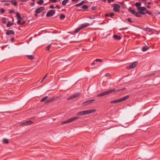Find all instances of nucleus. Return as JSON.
<instances>
[{
  "instance_id": "obj_1",
  "label": "nucleus",
  "mask_w": 160,
  "mask_h": 160,
  "mask_svg": "<svg viewBox=\"0 0 160 160\" xmlns=\"http://www.w3.org/2000/svg\"><path fill=\"white\" fill-rule=\"evenodd\" d=\"M95 111V110L94 109H91L78 112L77 114L78 116L93 113Z\"/></svg>"
},
{
  "instance_id": "obj_2",
  "label": "nucleus",
  "mask_w": 160,
  "mask_h": 160,
  "mask_svg": "<svg viewBox=\"0 0 160 160\" xmlns=\"http://www.w3.org/2000/svg\"><path fill=\"white\" fill-rule=\"evenodd\" d=\"M116 91L115 89H112L111 90H109L107 91H106L104 92H103L99 94H98L97 95V97H100L102 96H104L105 95L109 94L112 92H115Z\"/></svg>"
},
{
  "instance_id": "obj_3",
  "label": "nucleus",
  "mask_w": 160,
  "mask_h": 160,
  "mask_svg": "<svg viewBox=\"0 0 160 160\" xmlns=\"http://www.w3.org/2000/svg\"><path fill=\"white\" fill-rule=\"evenodd\" d=\"M48 98V96L45 97L40 100V102H44L45 103L47 104L53 102L55 99L57 98H55V97H53L51 98H48Z\"/></svg>"
},
{
  "instance_id": "obj_4",
  "label": "nucleus",
  "mask_w": 160,
  "mask_h": 160,
  "mask_svg": "<svg viewBox=\"0 0 160 160\" xmlns=\"http://www.w3.org/2000/svg\"><path fill=\"white\" fill-rule=\"evenodd\" d=\"M90 25V24L88 23H84L80 25L79 27L77 28L74 31V33H77L78 32L82 29L87 27Z\"/></svg>"
},
{
  "instance_id": "obj_5",
  "label": "nucleus",
  "mask_w": 160,
  "mask_h": 160,
  "mask_svg": "<svg viewBox=\"0 0 160 160\" xmlns=\"http://www.w3.org/2000/svg\"><path fill=\"white\" fill-rule=\"evenodd\" d=\"M128 11L130 12L132 14L135 15L137 17H140L142 16L141 14L139 12H136L134 10H132L131 8H129L128 9Z\"/></svg>"
},
{
  "instance_id": "obj_6",
  "label": "nucleus",
  "mask_w": 160,
  "mask_h": 160,
  "mask_svg": "<svg viewBox=\"0 0 160 160\" xmlns=\"http://www.w3.org/2000/svg\"><path fill=\"white\" fill-rule=\"evenodd\" d=\"M112 6L113 7V11L115 12H120V6L118 4L114 3L112 5Z\"/></svg>"
},
{
  "instance_id": "obj_7",
  "label": "nucleus",
  "mask_w": 160,
  "mask_h": 160,
  "mask_svg": "<svg viewBox=\"0 0 160 160\" xmlns=\"http://www.w3.org/2000/svg\"><path fill=\"white\" fill-rule=\"evenodd\" d=\"M79 118V117H72L71 118H70L66 121L63 122H62V124H65L68 123H69L71 122L74 121L76 120Z\"/></svg>"
},
{
  "instance_id": "obj_8",
  "label": "nucleus",
  "mask_w": 160,
  "mask_h": 160,
  "mask_svg": "<svg viewBox=\"0 0 160 160\" xmlns=\"http://www.w3.org/2000/svg\"><path fill=\"white\" fill-rule=\"evenodd\" d=\"M138 62H134L130 64V65L127 67V68L129 69H131L132 68H134L138 65Z\"/></svg>"
},
{
  "instance_id": "obj_9",
  "label": "nucleus",
  "mask_w": 160,
  "mask_h": 160,
  "mask_svg": "<svg viewBox=\"0 0 160 160\" xmlns=\"http://www.w3.org/2000/svg\"><path fill=\"white\" fill-rule=\"evenodd\" d=\"M95 99H92L89 100H88L85 101L83 102L82 104V106L83 107L85 106H86L88 105L89 104H90L92 103L93 101H95Z\"/></svg>"
},
{
  "instance_id": "obj_10",
  "label": "nucleus",
  "mask_w": 160,
  "mask_h": 160,
  "mask_svg": "<svg viewBox=\"0 0 160 160\" xmlns=\"http://www.w3.org/2000/svg\"><path fill=\"white\" fill-rule=\"evenodd\" d=\"M147 9L145 7H140V8H138V12H139L142 15H145V12H143L144 11H146Z\"/></svg>"
},
{
  "instance_id": "obj_11",
  "label": "nucleus",
  "mask_w": 160,
  "mask_h": 160,
  "mask_svg": "<svg viewBox=\"0 0 160 160\" xmlns=\"http://www.w3.org/2000/svg\"><path fill=\"white\" fill-rule=\"evenodd\" d=\"M81 95V93L79 92L77 93L76 94L73 95L68 98L67 99L68 100L72 99H73L79 97Z\"/></svg>"
},
{
  "instance_id": "obj_12",
  "label": "nucleus",
  "mask_w": 160,
  "mask_h": 160,
  "mask_svg": "<svg viewBox=\"0 0 160 160\" xmlns=\"http://www.w3.org/2000/svg\"><path fill=\"white\" fill-rule=\"evenodd\" d=\"M55 11L54 10H49L48 12L46 14V17H52L55 13Z\"/></svg>"
},
{
  "instance_id": "obj_13",
  "label": "nucleus",
  "mask_w": 160,
  "mask_h": 160,
  "mask_svg": "<svg viewBox=\"0 0 160 160\" xmlns=\"http://www.w3.org/2000/svg\"><path fill=\"white\" fill-rule=\"evenodd\" d=\"M45 8L43 7H41L38 8L35 11V12L38 13H40L45 10Z\"/></svg>"
},
{
  "instance_id": "obj_14",
  "label": "nucleus",
  "mask_w": 160,
  "mask_h": 160,
  "mask_svg": "<svg viewBox=\"0 0 160 160\" xmlns=\"http://www.w3.org/2000/svg\"><path fill=\"white\" fill-rule=\"evenodd\" d=\"M33 123V122L31 120L28 121L24 122L21 124L22 126H28V125H31Z\"/></svg>"
},
{
  "instance_id": "obj_15",
  "label": "nucleus",
  "mask_w": 160,
  "mask_h": 160,
  "mask_svg": "<svg viewBox=\"0 0 160 160\" xmlns=\"http://www.w3.org/2000/svg\"><path fill=\"white\" fill-rule=\"evenodd\" d=\"M14 31L12 30H8L6 32V34L7 35H9L11 34L14 35Z\"/></svg>"
},
{
  "instance_id": "obj_16",
  "label": "nucleus",
  "mask_w": 160,
  "mask_h": 160,
  "mask_svg": "<svg viewBox=\"0 0 160 160\" xmlns=\"http://www.w3.org/2000/svg\"><path fill=\"white\" fill-rule=\"evenodd\" d=\"M113 37L115 40H120L121 39L120 37L117 35H114Z\"/></svg>"
},
{
  "instance_id": "obj_17",
  "label": "nucleus",
  "mask_w": 160,
  "mask_h": 160,
  "mask_svg": "<svg viewBox=\"0 0 160 160\" xmlns=\"http://www.w3.org/2000/svg\"><path fill=\"white\" fill-rule=\"evenodd\" d=\"M120 98L116 100H112L110 102L112 103H116L118 102H120Z\"/></svg>"
},
{
  "instance_id": "obj_18",
  "label": "nucleus",
  "mask_w": 160,
  "mask_h": 160,
  "mask_svg": "<svg viewBox=\"0 0 160 160\" xmlns=\"http://www.w3.org/2000/svg\"><path fill=\"white\" fill-rule=\"evenodd\" d=\"M129 95H127L124 96L122 98H120L121 102L126 100L129 98Z\"/></svg>"
},
{
  "instance_id": "obj_19",
  "label": "nucleus",
  "mask_w": 160,
  "mask_h": 160,
  "mask_svg": "<svg viewBox=\"0 0 160 160\" xmlns=\"http://www.w3.org/2000/svg\"><path fill=\"white\" fill-rule=\"evenodd\" d=\"M25 57L31 60H33L34 59V57L32 55H26Z\"/></svg>"
},
{
  "instance_id": "obj_20",
  "label": "nucleus",
  "mask_w": 160,
  "mask_h": 160,
  "mask_svg": "<svg viewBox=\"0 0 160 160\" xmlns=\"http://www.w3.org/2000/svg\"><path fill=\"white\" fill-rule=\"evenodd\" d=\"M142 29L144 31H147L148 32H150L152 31V29L148 27L143 28Z\"/></svg>"
},
{
  "instance_id": "obj_21",
  "label": "nucleus",
  "mask_w": 160,
  "mask_h": 160,
  "mask_svg": "<svg viewBox=\"0 0 160 160\" xmlns=\"http://www.w3.org/2000/svg\"><path fill=\"white\" fill-rule=\"evenodd\" d=\"M149 49L148 46H145L143 47L142 48V50L143 52H145L146 51L148 50Z\"/></svg>"
},
{
  "instance_id": "obj_22",
  "label": "nucleus",
  "mask_w": 160,
  "mask_h": 160,
  "mask_svg": "<svg viewBox=\"0 0 160 160\" xmlns=\"http://www.w3.org/2000/svg\"><path fill=\"white\" fill-rule=\"evenodd\" d=\"M16 16L17 18V19H22V18L20 16V13L18 12H17L16 13Z\"/></svg>"
},
{
  "instance_id": "obj_23",
  "label": "nucleus",
  "mask_w": 160,
  "mask_h": 160,
  "mask_svg": "<svg viewBox=\"0 0 160 160\" xmlns=\"http://www.w3.org/2000/svg\"><path fill=\"white\" fill-rule=\"evenodd\" d=\"M84 0L82 1V2H80L78 4H76L74 6H76V7H79V6H81L82 4H84Z\"/></svg>"
},
{
  "instance_id": "obj_24",
  "label": "nucleus",
  "mask_w": 160,
  "mask_h": 160,
  "mask_svg": "<svg viewBox=\"0 0 160 160\" xmlns=\"http://www.w3.org/2000/svg\"><path fill=\"white\" fill-rule=\"evenodd\" d=\"M141 5V3L140 2H137L135 4V5L137 8V10L138 9V8H140V6Z\"/></svg>"
},
{
  "instance_id": "obj_25",
  "label": "nucleus",
  "mask_w": 160,
  "mask_h": 160,
  "mask_svg": "<svg viewBox=\"0 0 160 160\" xmlns=\"http://www.w3.org/2000/svg\"><path fill=\"white\" fill-rule=\"evenodd\" d=\"M11 3L12 4H13L14 6H17V2L15 0H12L11 1Z\"/></svg>"
},
{
  "instance_id": "obj_26",
  "label": "nucleus",
  "mask_w": 160,
  "mask_h": 160,
  "mask_svg": "<svg viewBox=\"0 0 160 160\" xmlns=\"http://www.w3.org/2000/svg\"><path fill=\"white\" fill-rule=\"evenodd\" d=\"M88 6L87 5H84L82 6V8L85 9V10H84V11H88V10L87 9H88Z\"/></svg>"
},
{
  "instance_id": "obj_27",
  "label": "nucleus",
  "mask_w": 160,
  "mask_h": 160,
  "mask_svg": "<svg viewBox=\"0 0 160 160\" xmlns=\"http://www.w3.org/2000/svg\"><path fill=\"white\" fill-rule=\"evenodd\" d=\"M14 24L12 23L10 21L8 22L7 24V26L8 27H10L11 25H13Z\"/></svg>"
},
{
  "instance_id": "obj_28",
  "label": "nucleus",
  "mask_w": 160,
  "mask_h": 160,
  "mask_svg": "<svg viewBox=\"0 0 160 160\" xmlns=\"http://www.w3.org/2000/svg\"><path fill=\"white\" fill-rule=\"evenodd\" d=\"M43 0H40L39 1H38L36 3L39 5H41L43 3Z\"/></svg>"
},
{
  "instance_id": "obj_29",
  "label": "nucleus",
  "mask_w": 160,
  "mask_h": 160,
  "mask_svg": "<svg viewBox=\"0 0 160 160\" xmlns=\"http://www.w3.org/2000/svg\"><path fill=\"white\" fill-rule=\"evenodd\" d=\"M145 13H147L150 15L152 16L153 15V13L151 12H149V11L147 9H146Z\"/></svg>"
},
{
  "instance_id": "obj_30",
  "label": "nucleus",
  "mask_w": 160,
  "mask_h": 160,
  "mask_svg": "<svg viewBox=\"0 0 160 160\" xmlns=\"http://www.w3.org/2000/svg\"><path fill=\"white\" fill-rule=\"evenodd\" d=\"M68 1V0H64L62 2V5L63 6L65 5Z\"/></svg>"
},
{
  "instance_id": "obj_31",
  "label": "nucleus",
  "mask_w": 160,
  "mask_h": 160,
  "mask_svg": "<svg viewBox=\"0 0 160 160\" xmlns=\"http://www.w3.org/2000/svg\"><path fill=\"white\" fill-rule=\"evenodd\" d=\"M125 90H126V88H123L122 89H118V90H117L116 91V92H122L124 91Z\"/></svg>"
},
{
  "instance_id": "obj_32",
  "label": "nucleus",
  "mask_w": 160,
  "mask_h": 160,
  "mask_svg": "<svg viewBox=\"0 0 160 160\" xmlns=\"http://www.w3.org/2000/svg\"><path fill=\"white\" fill-rule=\"evenodd\" d=\"M65 16L64 14H62L60 16V18L61 20H62L65 18Z\"/></svg>"
},
{
  "instance_id": "obj_33",
  "label": "nucleus",
  "mask_w": 160,
  "mask_h": 160,
  "mask_svg": "<svg viewBox=\"0 0 160 160\" xmlns=\"http://www.w3.org/2000/svg\"><path fill=\"white\" fill-rule=\"evenodd\" d=\"M3 142L4 143L8 144L9 143L8 140L6 139H4L3 140Z\"/></svg>"
},
{
  "instance_id": "obj_34",
  "label": "nucleus",
  "mask_w": 160,
  "mask_h": 160,
  "mask_svg": "<svg viewBox=\"0 0 160 160\" xmlns=\"http://www.w3.org/2000/svg\"><path fill=\"white\" fill-rule=\"evenodd\" d=\"M51 44H50L46 47V49L47 50L49 51L50 50V48H51Z\"/></svg>"
},
{
  "instance_id": "obj_35",
  "label": "nucleus",
  "mask_w": 160,
  "mask_h": 160,
  "mask_svg": "<svg viewBox=\"0 0 160 160\" xmlns=\"http://www.w3.org/2000/svg\"><path fill=\"white\" fill-rule=\"evenodd\" d=\"M97 9V7L96 6H93L91 8V9L92 10H93V11L96 10Z\"/></svg>"
},
{
  "instance_id": "obj_36",
  "label": "nucleus",
  "mask_w": 160,
  "mask_h": 160,
  "mask_svg": "<svg viewBox=\"0 0 160 160\" xmlns=\"http://www.w3.org/2000/svg\"><path fill=\"white\" fill-rule=\"evenodd\" d=\"M47 75V74L45 75V76L44 77V78L42 79L41 81V83H42L43 82V81L45 80V79L46 78Z\"/></svg>"
},
{
  "instance_id": "obj_37",
  "label": "nucleus",
  "mask_w": 160,
  "mask_h": 160,
  "mask_svg": "<svg viewBox=\"0 0 160 160\" xmlns=\"http://www.w3.org/2000/svg\"><path fill=\"white\" fill-rule=\"evenodd\" d=\"M95 61L96 62H102V59H97L95 60Z\"/></svg>"
},
{
  "instance_id": "obj_38",
  "label": "nucleus",
  "mask_w": 160,
  "mask_h": 160,
  "mask_svg": "<svg viewBox=\"0 0 160 160\" xmlns=\"http://www.w3.org/2000/svg\"><path fill=\"white\" fill-rule=\"evenodd\" d=\"M0 11L2 14L4 13L5 12V10L2 8L0 9Z\"/></svg>"
},
{
  "instance_id": "obj_39",
  "label": "nucleus",
  "mask_w": 160,
  "mask_h": 160,
  "mask_svg": "<svg viewBox=\"0 0 160 160\" xmlns=\"http://www.w3.org/2000/svg\"><path fill=\"white\" fill-rule=\"evenodd\" d=\"M114 15V13H111L109 14V17L111 18H112V17Z\"/></svg>"
},
{
  "instance_id": "obj_40",
  "label": "nucleus",
  "mask_w": 160,
  "mask_h": 160,
  "mask_svg": "<svg viewBox=\"0 0 160 160\" xmlns=\"http://www.w3.org/2000/svg\"><path fill=\"white\" fill-rule=\"evenodd\" d=\"M21 21L20 19H18L17 22V23L18 24H19V25H21Z\"/></svg>"
},
{
  "instance_id": "obj_41",
  "label": "nucleus",
  "mask_w": 160,
  "mask_h": 160,
  "mask_svg": "<svg viewBox=\"0 0 160 160\" xmlns=\"http://www.w3.org/2000/svg\"><path fill=\"white\" fill-rule=\"evenodd\" d=\"M9 13H15V12L13 10H11L9 11Z\"/></svg>"
},
{
  "instance_id": "obj_42",
  "label": "nucleus",
  "mask_w": 160,
  "mask_h": 160,
  "mask_svg": "<svg viewBox=\"0 0 160 160\" xmlns=\"http://www.w3.org/2000/svg\"><path fill=\"white\" fill-rule=\"evenodd\" d=\"M52 2L55 3L57 2V0H49Z\"/></svg>"
},
{
  "instance_id": "obj_43",
  "label": "nucleus",
  "mask_w": 160,
  "mask_h": 160,
  "mask_svg": "<svg viewBox=\"0 0 160 160\" xmlns=\"http://www.w3.org/2000/svg\"><path fill=\"white\" fill-rule=\"evenodd\" d=\"M49 8H52V9L55 8V7L53 5H52L50 6Z\"/></svg>"
},
{
  "instance_id": "obj_44",
  "label": "nucleus",
  "mask_w": 160,
  "mask_h": 160,
  "mask_svg": "<svg viewBox=\"0 0 160 160\" xmlns=\"http://www.w3.org/2000/svg\"><path fill=\"white\" fill-rule=\"evenodd\" d=\"M10 40L12 42H14V38H12L10 39Z\"/></svg>"
},
{
  "instance_id": "obj_45",
  "label": "nucleus",
  "mask_w": 160,
  "mask_h": 160,
  "mask_svg": "<svg viewBox=\"0 0 160 160\" xmlns=\"http://www.w3.org/2000/svg\"><path fill=\"white\" fill-rule=\"evenodd\" d=\"M127 20H128V21L130 22H132L131 19L130 18H128L127 19Z\"/></svg>"
},
{
  "instance_id": "obj_46",
  "label": "nucleus",
  "mask_w": 160,
  "mask_h": 160,
  "mask_svg": "<svg viewBox=\"0 0 160 160\" xmlns=\"http://www.w3.org/2000/svg\"><path fill=\"white\" fill-rule=\"evenodd\" d=\"M4 5L6 6H9L10 5V4L8 3H5L4 4Z\"/></svg>"
},
{
  "instance_id": "obj_47",
  "label": "nucleus",
  "mask_w": 160,
  "mask_h": 160,
  "mask_svg": "<svg viewBox=\"0 0 160 160\" xmlns=\"http://www.w3.org/2000/svg\"><path fill=\"white\" fill-rule=\"evenodd\" d=\"M56 7L58 9H59V8H61V7H60L59 5H56Z\"/></svg>"
},
{
  "instance_id": "obj_48",
  "label": "nucleus",
  "mask_w": 160,
  "mask_h": 160,
  "mask_svg": "<svg viewBox=\"0 0 160 160\" xmlns=\"http://www.w3.org/2000/svg\"><path fill=\"white\" fill-rule=\"evenodd\" d=\"M109 13H106L105 14V16L106 17H109Z\"/></svg>"
},
{
  "instance_id": "obj_49",
  "label": "nucleus",
  "mask_w": 160,
  "mask_h": 160,
  "mask_svg": "<svg viewBox=\"0 0 160 160\" xmlns=\"http://www.w3.org/2000/svg\"><path fill=\"white\" fill-rule=\"evenodd\" d=\"M154 75V74L153 73H152L151 74H149V77H151L152 76Z\"/></svg>"
},
{
  "instance_id": "obj_50",
  "label": "nucleus",
  "mask_w": 160,
  "mask_h": 160,
  "mask_svg": "<svg viewBox=\"0 0 160 160\" xmlns=\"http://www.w3.org/2000/svg\"><path fill=\"white\" fill-rule=\"evenodd\" d=\"M95 61H94L91 64V65H92V66H94L95 64Z\"/></svg>"
},
{
  "instance_id": "obj_51",
  "label": "nucleus",
  "mask_w": 160,
  "mask_h": 160,
  "mask_svg": "<svg viewBox=\"0 0 160 160\" xmlns=\"http://www.w3.org/2000/svg\"><path fill=\"white\" fill-rule=\"evenodd\" d=\"M35 3L34 2L31 3L30 4L32 6H34L35 5Z\"/></svg>"
},
{
  "instance_id": "obj_52",
  "label": "nucleus",
  "mask_w": 160,
  "mask_h": 160,
  "mask_svg": "<svg viewBox=\"0 0 160 160\" xmlns=\"http://www.w3.org/2000/svg\"><path fill=\"white\" fill-rule=\"evenodd\" d=\"M114 0H108V2L109 3H110L111 2V1H113Z\"/></svg>"
},
{
  "instance_id": "obj_53",
  "label": "nucleus",
  "mask_w": 160,
  "mask_h": 160,
  "mask_svg": "<svg viewBox=\"0 0 160 160\" xmlns=\"http://www.w3.org/2000/svg\"><path fill=\"white\" fill-rule=\"evenodd\" d=\"M25 23V22L23 21L22 22H21V25H23Z\"/></svg>"
},
{
  "instance_id": "obj_54",
  "label": "nucleus",
  "mask_w": 160,
  "mask_h": 160,
  "mask_svg": "<svg viewBox=\"0 0 160 160\" xmlns=\"http://www.w3.org/2000/svg\"><path fill=\"white\" fill-rule=\"evenodd\" d=\"M2 22L3 24H5L7 22L6 20H4V21H2Z\"/></svg>"
},
{
  "instance_id": "obj_55",
  "label": "nucleus",
  "mask_w": 160,
  "mask_h": 160,
  "mask_svg": "<svg viewBox=\"0 0 160 160\" xmlns=\"http://www.w3.org/2000/svg\"><path fill=\"white\" fill-rule=\"evenodd\" d=\"M38 13H36V12H35V14H34V17H37L38 16Z\"/></svg>"
},
{
  "instance_id": "obj_56",
  "label": "nucleus",
  "mask_w": 160,
  "mask_h": 160,
  "mask_svg": "<svg viewBox=\"0 0 160 160\" xmlns=\"http://www.w3.org/2000/svg\"><path fill=\"white\" fill-rule=\"evenodd\" d=\"M109 73H107L105 74V76H109Z\"/></svg>"
},
{
  "instance_id": "obj_57",
  "label": "nucleus",
  "mask_w": 160,
  "mask_h": 160,
  "mask_svg": "<svg viewBox=\"0 0 160 160\" xmlns=\"http://www.w3.org/2000/svg\"><path fill=\"white\" fill-rule=\"evenodd\" d=\"M28 0H22L21 1V2H26L27 1H28Z\"/></svg>"
},
{
  "instance_id": "obj_58",
  "label": "nucleus",
  "mask_w": 160,
  "mask_h": 160,
  "mask_svg": "<svg viewBox=\"0 0 160 160\" xmlns=\"http://www.w3.org/2000/svg\"><path fill=\"white\" fill-rule=\"evenodd\" d=\"M8 76H6L5 77H4L3 78L4 80H5L7 79Z\"/></svg>"
},
{
  "instance_id": "obj_59",
  "label": "nucleus",
  "mask_w": 160,
  "mask_h": 160,
  "mask_svg": "<svg viewBox=\"0 0 160 160\" xmlns=\"http://www.w3.org/2000/svg\"><path fill=\"white\" fill-rule=\"evenodd\" d=\"M2 20L3 21L5 20H6V18H2Z\"/></svg>"
},
{
  "instance_id": "obj_60",
  "label": "nucleus",
  "mask_w": 160,
  "mask_h": 160,
  "mask_svg": "<svg viewBox=\"0 0 160 160\" xmlns=\"http://www.w3.org/2000/svg\"><path fill=\"white\" fill-rule=\"evenodd\" d=\"M147 8H150V7L149 5H148L147 6Z\"/></svg>"
},
{
  "instance_id": "obj_61",
  "label": "nucleus",
  "mask_w": 160,
  "mask_h": 160,
  "mask_svg": "<svg viewBox=\"0 0 160 160\" xmlns=\"http://www.w3.org/2000/svg\"><path fill=\"white\" fill-rule=\"evenodd\" d=\"M148 5H151V2H148Z\"/></svg>"
},
{
  "instance_id": "obj_62",
  "label": "nucleus",
  "mask_w": 160,
  "mask_h": 160,
  "mask_svg": "<svg viewBox=\"0 0 160 160\" xmlns=\"http://www.w3.org/2000/svg\"><path fill=\"white\" fill-rule=\"evenodd\" d=\"M2 2H8V1H6V0H2Z\"/></svg>"
},
{
  "instance_id": "obj_63",
  "label": "nucleus",
  "mask_w": 160,
  "mask_h": 160,
  "mask_svg": "<svg viewBox=\"0 0 160 160\" xmlns=\"http://www.w3.org/2000/svg\"><path fill=\"white\" fill-rule=\"evenodd\" d=\"M45 13V12H44L42 13V16H43Z\"/></svg>"
},
{
  "instance_id": "obj_64",
  "label": "nucleus",
  "mask_w": 160,
  "mask_h": 160,
  "mask_svg": "<svg viewBox=\"0 0 160 160\" xmlns=\"http://www.w3.org/2000/svg\"><path fill=\"white\" fill-rule=\"evenodd\" d=\"M97 15H96V16H93V17H92V18H92V19H93L94 18V17H95L96 16H97Z\"/></svg>"
}]
</instances>
